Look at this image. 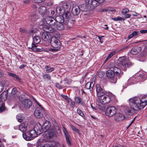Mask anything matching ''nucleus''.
I'll list each match as a JSON object with an SVG mask.
<instances>
[{
    "label": "nucleus",
    "instance_id": "26",
    "mask_svg": "<svg viewBox=\"0 0 147 147\" xmlns=\"http://www.w3.org/2000/svg\"><path fill=\"white\" fill-rule=\"evenodd\" d=\"M64 24L63 23L56 22V24H54V26L57 30H61L64 28Z\"/></svg>",
    "mask_w": 147,
    "mask_h": 147
},
{
    "label": "nucleus",
    "instance_id": "46",
    "mask_svg": "<svg viewBox=\"0 0 147 147\" xmlns=\"http://www.w3.org/2000/svg\"><path fill=\"white\" fill-rule=\"evenodd\" d=\"M21 115H18L16 116V118L18 119V121L20 122H22V119L21 117H20Z\"/></svg>",
    "mask_w": 147,
    "mask_h": 147
},
{
    "label": "nucleus",
    "instance_id": "47",
    "mask_svg": "<svg viewBox=\"0 0 147 147\" xmlns=\"http://www.w3.org/2000/svg\"><path fill=\"white\" fill-rule=\"evenodd\" d=\"M53 124L55 127V129L59 130V129L58 126L55 121H53Z\"/></svg>",
    "mask_w": 147,
    "mask_h": 147
},
{
    "label": "nucleus",
    "instance_id": "51",
    "mask_svg": "<svg viewBox=\"0 0 147 147\" xmlns=\"http://www.w3.org/2000/svg\"><path fill=\"white\" fill-rule=\"evenodd\" d=\"M3 89V86L2 84L0 82V92H1Z\"/></svg>",
    "mask_w": 147,
    "mask_h": 147
},
{
    "label": "nucleus",
    "instance_id": "22",
    "mask_svg": "<svg viewBox=\"0 0 147 147\" xmlns=\"http://www.w3.org/2000/svg\"><path fill=\"white\" fill-rule=\"evenodd\" d=\"M88 5V4L87 5L86 4H83L79 5V7L80 11H85L90 9L89 6Z\"/></svg>",
    "mask_w": 147,
    "mask_h": 147
},
{
    "label": "nucleus",
    "instance_id": "53",
    "mask_svg": "<svg viewBox=\"0 0 147 147\" xmlns=\"http://www.w3.org/2000/svg\"><path fill=\"white\" fill-rule=\"evenodd\" d=\"M34 2L36 3H41L44 1V0H32Z\"/></svg>",
    "mask_w": 147,
    "mask_h": 147
},
{
    "label": "nucleus",
    "instance_id": "14",
    "mask_svg": "<svg viewBox=\"0 0 147 147\" xmlns=\"http://www.w3.org/2000/svg\"><path fill=\"white\" fill-rule=\"evenodd\" d=\"M34 129L38 135H40L44 131L43 128H42V126L39 123H37L35 125Z\"/></svg>",
    "mask_w": 147,
    "mask_h": 147
},
{
    "label": "nucleus",
    "instance_id": "11",
    "mask_svg": "<svg viewBox=\"0 0 147 147\" xmlns=\"http://www.w3.org/2000/svg\"><path fill=\"white\" fill-rule=\"evenodd\" d=\"M97 95L98 97L102 96L106 93V92L102 89V86L98 84L96 85Z\"/></svg>",
    "mask_w": 147,
    "mask_h": 147
},
{
    "label": "nucleus",
    "instance_id": "38",
    "mask_svg": "<svg viewBox=\"0 0 147 147\" xmlns=\"http://www.w3.org/2000/svg\"><path fill=\"white\" fill-rule=\"evenodd\" d=\"M112 19L113 20L115 21H122L124 20L125 19L119 16H118L117 18H112Z\"/></svg>",
    "mask_w": 147,
    "mask_h": 147
},
{
    "label": "nucleus",
    "instance_id": "20",
    "mask_svg": "<svg viewBox=\"0 0 147 147\" xmlns=\"http://www.w3.org/2000/svg\"><path fill=\"white\" fill-rule=\"evenodd\" d=\"M141 49V48L139 46L133 47L131 51V53L133 55H136L139 53Z\"/></svg>",
    "mask_w": 147,
    "mask_h": 147
},
{
    "label": "nucleus",
    "instance_id": "7",
    "mask_svg": "<svg viewBox=\"0 0 147 147\" xmlns=\"http://www.w3.org/2000/svg\"><path fill=\"white\" fill-rule=\"evenodd\" d=\"M104 1V0H86V2L88 4L89 7L92 9H93L97 7V3H102Z\"/></svg>",
    "mask_w": 147,
    "mask_h": 147
},
{
    "label": "nucleus",
    "instance_id": "43",
    "mask_svg": "<svg viewBox=\"0 0 147 147\" xmlns=\"http://www.w3.org/2000/svg\"><path fill=\"white\" fill-rule=\"evenodd\" d=\"M105 75V72L103 71H100L98 73V75L99 78H102Z\"/></svg>",
    "mask_w": 147,
    "mask_h": 147
},
{
    "label": "nucleus",
    "instance_id": "41",
    "mask_svg": "<svg viewBox=\"0 0 147 147\" xmlns=\"http://www.w3.org/2000/svg\"><path fill=\"white\" fill-rule=\"evenodd\" d=\"M115 54V51H113L111 53H110L108 55L107 58L105 60V62L107 61L108 59L112 57Z\"/></svg>",
    "mask_w": 147,
    "mask_h": 147
},
{
    "label": "nucleus",
    "instance_id": "59",
    "mask_svg": "<svg viewBox=\"0 0 147 147\" xmlns=\"http://www.w3.org/2000/svg\"><path fill=\"white\" fill-rule=\"evenodd\" d=\"M67 143L69 145H71V143L70 140V139L66 140Z\"/></svg>",
    "mask_w": 147,
    "mask_h": 147
},
{
    "label": "nucleus",
    "instance_id": "40",
    "mask_svg": "<svg viewBox=\"0 0 147 147\" xmlns=\"http://www.w3.org/2000/svg\"><path fill=\"white\" fill-rule=\"evenodd\" d=\"M129 11V10L127 8H125L122 9L121 13L123 15H125Z\"/></svg>",
    "mask_w": 147,
    "mask_h": 147
},
{
    "label": "nucleus",
    "instance_id": "54",
    "mask_svg": "<svg viewBox=\"0 0 147 147\" xmlns=\"http://www.w3.org/2000/svg\"><path fill=\"white\" fill-rule=\"evenodd\" d=\"M36 103L38 104V105L39 106V108L40 109H43L41 105L36 100H35Z\"/></svg>",
    "mask_w": 147,
    "mask_h": 147
},
{
    "label": "nucleus",
    "instance_id": "8",
    "mask_svg": "<svg viewBox=\"0 0 147 147\" xmlns=\"http://www.w3.org/2000/svg\"><path fill=\"white\" fill-rule=\"evenodd\" d=\"M97 100L98 102L104 105L109 102L111 100V97L109 95H105Z\"/></svg>",
    "mask_w": 147,
    "mask_h": 147
},
{
    "label": "nucleus",
    "instance_id": "16",
    "mask_svg": "<svg viewBox=\"0 0 147 147\" xmlns=\"http://www.w3.org/2000/svg\"><path fill=\"white\" fill-rule=\"evenodd\" d=\"M65 22V24H67L69 21L71 17V13L69 11H66L63 15Z\"/></svg>",
    "mask_w": 147,
    "mask_h": 147
},
{
    "label": "nucleus",
    "instance_id": "24",
    "mask_svg": "<svg viewBox=\"0 0 147 147\" xmlns=\"http://www.w3.org/2000/svg\"><path fill=\"white\" fill-rule=\"evenodd\" d=\"M51 126V124L48 121H46L43 123V129L44 131L49 129Z\"/></svg>",
    "mask_w": 147,
    "mask_h": 147
},
{
    "label": "nucleus",
    "instance_id": "48",
    "mask_svg": "<svg viewBox=\"0 0 147 147\" xmlns=\"http://www.w3.org/2000/svg\"><path fill=\"white\" fill-rule=\"evenodd\" d=\"M140 78H141V80H145L147 78V77L146 76L143 74L140 75Z\"/></svg>",
    "mask_w": 147,
    "mask_h": 147
},
{
    "label": "nucleus",
    "instance_id": "3",
    "mask_svg": "<svg viewBox=\"0 0 147 147\" xmlns=\"http://www.w3.org/2000/svg\"><path fill=\"white\" fill-rule=\"evenodd\" d=\"M40 41V38L38 36H35L33 38V42L32 43L31 49L34 52H42L45 51V49L43 48H36L37 44Z\"/></svg>",
    "mask_w": 147,
    "mask_h": 147
},
{
    "label": "nucleus",
    "instance_id": "55",
    "mask_svg": "<svg viewBox=\"0 0 147 147\" xmlns=\"http://www.w3.org/2000/svg\"><path fill=\"white\" fill-rule=\"evenodd\" d=\"M141 33H147V30H142L140 31Z\"/></svg>",
    "mask_w": 147,
    "mask_h": 147
},
{
    "label": "nucleus",
    "instance_id": "44",
    "mask_svg": "<svg viewBox=\"0 0 147 147\" xmlns=\"http://www.w3.org/2000/svg\"><path fill=\"white\" fill-rule=\"evenodd\" d=\"M70 126L73 131L77 133L79 132V130L78 129L76 128L75 127L72 125H70Z\"/></svg>",
    "mask_w": 147,
    "mask_h": 147
},
{
    "label": "nucleus",
    "instance_id": "49",
    "mask_svg": "<svg viewBox=\"0 0 147 147\" xmlns=\"http://www.w3.org/2000/svg\"><path fill=\"white\" fill-rule=\"evenodd\" d=\"M98 107L100 109L101 111H103L105 109L104 106L102 104V105H98Z\"/></svg>",
    "mask_w": 147,
    "mask_h": 147
},
{
    "label": "nucleus",
    "instance_id": "28",
    "mask_svg": "<svg viewBox=\"0 0 147 147\" xmlns=\"http://www.w3.org/2000/svg\"><path fill=\"white\" fill-rule=\"evenodd\" d=\"M46 7L44 6H40L38 8V11L39 13L42 15L45 14L46 13Z\"/></svg>",
    "mask_w": 147,
    "mask_h": 147
},
{
    "label": "nucleus",
    "instance_id": "21",
    "mask_svg": "<svg viewBox=\"0 0 147 147\" xmlns=\"http://www.w3.org/2000/svg\"><path fill=\"white\" fill-rule=\"evenodd\" d=\"M114 119L117 121H122L124 119V116L122 114L117 113L116 114Z\"/></svg>",
    "mask_w": 147,
    "mask_h": 147
},
{
    "label": "nucleus",
    "instance_id": "2",
    "mask_svg": "<svg viewBox=\"0 0 147 147\" xmlns=\"http://www.w3.org/2000/svg\"><path fill=\"white\" fill-rule=\"evenodd\" d=\"M50 42L51 46L54 48L52 49L53 52H56L60 49L61 45V42L58 39L55 37H52Z\"/></svg>",
    "mask_w": 147,
    "mask_h": 147
},
{
    "label": "nucleus",
    "instance_id": "13",
    "mask_svg": "<svg viewBox=\"0 0 147 147\" xmlns=\"http://www.w3.org/2000/svg\"><path fill=\"white\" fill-rule=\"evenodd\" d=\"M19 96V92L17 91V88H14L12 89L11 94L9 96V98L10 99H16Z\"/></svg>",
    "mask_w": 147,
    "mask_h": 147
},
{
    "label": "nucleus",
    "instance_id": "42",
    "mask_svg": "<svg viewBox=\"0 0 147 147\" xmlns=\"http://www.w3.org/2000/svg\"><path fill=\"white\" fill-rule=\"evenodd\" d=\"M43 78L45 80H50L51 79V77L49 75L46 74L43 76Z\"/></svg>",
    "mask_w": 147,
    "mask_h": 147
},
{
    "label": "nucleus",
    "instance_id": "9",
    "mask_svg": "<svg viewBox=\"0 0 147 147\" xmlns=\"http://www.w3.org/2000/svg\"><path fill=\"white\" fill-rule=\"evenodd\" d=\"M45 110L44 109H40L38 107L36 108L34 112V116L37 118H40L43 116Z\"/></svg>",
    "mask_w": 147,
    "mask_h": 147
},
{
    "label": "nucleus",
    "instance_id": "60",
    "mask_svg": "<svg viewBox=\"0 0 147 147\" xmlns=\"http://www.w3.org/2000/svg\"><path fill=\"white\" fill-rule=\"evenodd\" d=\"M30 1V0H26V1H24V3L25 4H27Z\"/></svg>",
    "mask_w": 147,
    "mask_h": 147
},
{
    "label": "nucleus",
    "instance_id": "30",
    "mask_svg": "<svg viewBox=\"0 0 147 147\" xmlns=\"http://www.w3.org/2000/svg\"><path fill=\"white\" fill-rule=\"evenodd\" d=\"M113 71L114 72V74L115 73L116 75L119 76L120 75H122L121 70L119 68L114 67L113 68Z\"/></svg>",
    "mask_w": 147,
    "mask_h": 147
},
{
    "label": "nucleus",
    "instance_id": "19",
    "mask_svg": "<svg viewBox=\"0 0 147 147\" xmlns=\"http://www.w3.org/2000/svg\"><path fill=\"white\" fill-rule=\"evenodd\" d=\"M94 84V82H88L85 85V88L87 89H89L90 91H92Z\"/></svg>",
    "mask_w": 147,
    "mask_h": 147
},
{
    "label": "nucleus",
    "instance_id": "29",
    "mask_svg": "<svg viewBox=\"0 0 147 147\" xmlns=\"http://www.w3.org/2000/svg\"><path fill=\"white\" fill-rule=\"evenodd\" d=\"M8 75L9 76L12 77L13 78H15L16 80L19 82H20L21 81V79L19 78L18 76L16 75L15 74L9 72L8 73Z\"/></svg>",
    "mask_w": 147,
    "mask_h": 147
},
{
    "label": "nucleus",
    "instance_id": "52",
    "mask_svg": "<svg viewBox=\"0 0 147 147\" xmlns=\"http://www.w3.org/2000/svg\"><path fill=\"white\" fill-rule=\"evenodd\" d=\"M20 31L22 33H25L26 32V30L23 28H20Z\"/></svg>",
    "mask_w": 147,
    "mask_h": 147
},
{
    "label": "nucleus",
    "instance_id": "15",
    "mask_svg": "<svg viewBox=\"0 0 147 147\" xmlns=\"http://www.w3.org/2000/svg\"><path fill=\"white\" fill-rule=\"evenodd\" d=\"M45 132V134L47 138H51L55 135V130L53 129H51Z\"/></svg>",
    "mask_w": 147,
    "mask_h": 147
},
{
    "label": "nucleus",
    "instance_id": "32",
    "mask_svg": "<svg viewBox=\"0 0 147 147\" xmlns=\"http://www.w3.org/2000/svg\"><path fill=\"white\" fill-rule=\"evenodd\" d=\"M139 31H133L132 34L128 35V39H130L133 37L134 36H136L139 34Z\"/></svg>",
    "mask_w": 147,
    "mask_h": 147
},
{
    "label": "nucleus",
    "instance_id": "39",
    "mask_svg": "<svg viewBox=\"0 0 147 147\" xmlns=\"http://www.w3.org/2000/svg\"><path fill=\"white\" fill-rule=\"evenodd\" d=\"M2 84L3 87H4L8 86L9 85V84L8 82L7 81H3L1 82Z\"/></svg>",
    "mask_w": 147,
    "mask_h": 147
},
{
    "label": "nucleus",
    "instance_id": "5",
    "mask_svg": "<svg viewBox=\"0 0 147 147\" xmlns=\"http://www.w3.org/2000/svg\"><path fill=\"white\" fill-rule=\"evenodd\" d=\"M117 109L115 107L113 106L107 107L106 109L105 114L108 117H111L116 114Z\"/></svg>",
    "mask_w": 147,
    "mask_h": 147
},
{
    "label": "nucleus",
    "instance_id": "56",
    "mask_svg": "<svg viewBox=\"0 0 147 147\" xmlns=\"http://www.w3.org/2000/svg\"><path fill=\"white\" fill-rule=\"evenodd\" d=\"M131 16V15L129 14H125V15L124 16V18H129Z\"/></svg>",
    "mask_w": 147,
    "mask_h": 147
},
{
    "label": "nucleus",
    "instance_id": "63",
    "mask_svg": "<svg viewBox=\"0 0 147 147\" xmlns=\"http://www.w3.org/2000/svg\"><path fill=\"white\" fill-rule=\"evenodd\" d=\"M62 97L66 100L68 98V97L67 96L65 95H63L62 96Z\"/></svg>",
    "mask_w": 147,
    "mask_h": 147
},
{
    "label": "nucleus",
    "instance_id": "64",
    "mask_svg": "<svg viewBox=\"0 0 147 147\" xmlns=\"http://www.w3.org/2000/svg\"><path fill=\"white\" fill-rule=\"evenodd\" d=\"M25 66V65H22L20 66V69L24 68Z\"/></svg>",
    "mask_w": 147,
    "mask_h": 147
},
{
    "label": "nucleus",
    "instance_id": "33",
    "mask_svg": "<svg viewBox=\"0 0 147 147\" xmlns=\"http://www.w3.org/2000/svg\"><path fill=\"white\" fill-rule=\"evenodd\" d=\"M46 28V29L48 30L46 32H49L52 33L55 31V30L51 27L48 26H45V28Z\"/></svg>",
    "mask_w": 147,
    "mask_h": 147
},
{
    "label": "nucleus",
    "instance_id": "58",
    "mask_svg": "<svg viewBox=\"0 0 147 147\" xmlns=\"http://www.w3.org/2000/svg\"><path fill=\"white\" fill-rule=\"evenodd\" d=\"M71 102L70 106L72 107L74 106L75 105V102H73V101H72V102L71 101Z\"/></svg>",
    "mask_w": 147,
    "mask_h": 147
},
{
    "label": "nucleus",
    "instance_id": "62",
    "mask_svg": "<svg viewBox=\"0 0 147 147\" xmlns=\"http://www.w3.org/2000/svg\"><path fill=\"white\" fill-rule=\"evenodd\" d=\"M91 107H92V108L93 109V110H97V109L96 108V107H93V105L91 104Z\"/></svg>",
    "mask_w": 147,
    "mask_h": 147
},
{
    "label": "nucleus",
    "instance_id": "18",
    "mask_svg": "<svg viewBox=\"0 0 147 147\" xmlns=\"http://www.w3.org/2000/svg\"><path fill=\"white\" fill-rule=\"evenodd\" d=\"M62 9L65 11H68L71 7L70 4L69 3L64 2L62 5Z\"/></svg>",
    "mask_w": 147,
    "mask_h": 147
},
{
    "label": "nucleus",
    "instance_id": "4",
    "mask_svg": "<svg viewBox=\"0 0 147 147\" xmlns=\"http://www.w3.org/2000/svg\"><path fill=\"white\" fill-rule=\"evenodd\" d=\"M119 65L125 71L126 70V67H129L132 65V63L124 57L119 58Z\"/></svg>",
    "mask_w": 147,
    "mask_h": 147
},
{
    "label": "nucleus",
    "instance_id": "31",
    "mask_svg": "<svg viewBox=\"0 0 147 147\" xmlns=\"http://www.w3.org/2000/svg\"><path fill=\"white\" fill-rule=\"evenodd\" d=\"M8 95V91H5L3 92L0 95V98L4 99H6Z\"/></svg>",
    "mask_w": 147,
    "mask_h": 147
},
{
    "label": "nucleus",
    "instance_id": "34",
    "mask_svg": "<svg viewBox=\"0 0 147 147\" xmlns=\"http://www.w3.org/2000/svg\"><path fill=\"white\" fill-rule=\"evenodd\" d=\"M45 68L46 69V72L47 73L51 72L54 70V68L53 67H51L48 65H46L45 66Z\"/></svg>",
    "mask_w": 147,
    "mask_h": 147
},
{
    "label": "nucleus",
    "instance_id": "61",
    "mask_svg": "<svg viewBox=\"0 0 147 147\" xmlns=\"http://www.w3.org/2000/svg\"><path fill=\"white\" fill-rule=\"evenodd\" d=\"M66 100L67 101V102L68 103L70 102L71 101V100L69 97H68V98Z\"/></svg>",
    "mask_w": 147,
    "mask_h": 147
},
{
    "label": "nucleus",
    "instance_id": "45",
    "mask_svg": "<svg viewBox=\"0 0 147 147\" xmlns=\"http://www.w3.org/2000/svg\"><path fill=\"white\" fill-rule=\"evenodd\" d=\"M76 102L78 103H80L82 101V99L79 97H76L75 98Z\"/></svg>",
    "mask_w": 147,
    "mask_h": 147
},
{
    "label": "nucleus",
    "instance_id": "17",
    "mask_svg": "<svg viewBox=\"0 0 147 147\" xmlns=\"http://www.w3.org/2000/svg\"><path fill=\"white\" fill-rule=\"evenodd\" d=\"M47 24L50 25H53L55 23V20L54 19L51 17H47L45 19H44Z\"/></svg>",
    "mask_w": 147,
    "mask_h": 147
},
{
    "label": "nucleus",
    "instance_id": "23",
    "mask_svg": "<svg viewBox=\"0 0 147 147\" xmlns=\"http://www.w3.org/2000/svg\"><path fill=\"white\" fill-rule=\"evenodd\" d=\"M80 11L79 6L73 7L72 9V13L74 16L77 15L80 13Z\"/></svg>",
    "mask_w": 147,
    "mask_h": 147
},
{
    "label": "nucleus",
    "instance_id": "10",
    "mask_svg": "<svg viewBox=\"0 0 147 147\" xmlns=\"http://www.w3.org/2000/svg\"><path fill=\"white\" fill-rule=\"evenodd\" d=\"M22 106L25 109H28L32 106V102L29 99H24L22 101Z\"/></svg>",
    "mask_w": 147,
    "mask_h": 147
},
{
    "label": "nucleus",
    "instance_id": "27",
    "mask_svg": "<svg viewBox=\"0 0 147 147\" xmlns=\"http://www.w3.org/2000/svg\"><path fill=\"white\" fill-rule=\"evenodd\" d=\"M27 135L30 136V138H32L35 137L38 135L36 131L34 129L31 130L27 132Z\"/></svg>",
    "mask_w": 147,
    "mask_h": 147
},
{
    "label": "nucleus",
    "instance_id": "35",
    "mask_svg": "<svg viewBox=\"0 0 147 147\" xmlns=\"http://www.w3.org/2000/svg\"><path fill=\"white\" fill-rule=\"evenodd\" d=\"M56 20H57V22L63 23L65 24L64 21L63 16H58L56 17Z\"/></svg>",
    "mask_w": 147,
    "mask_h": 147
},
{
    "label": "nucleus",
    "instance_id": "37",
    "mask_svg": "<svg viewBox=\"0 0 147 147\" xmlns=\"http://www.w3.org/2000/svg\"><path fill=\"white\" fill-rule=\"evenodd\" d=\"M23 136L24 138L26 140H28L31 139L30 136L27 135V132L26 133H23Z\"/></svg>",
    "mask_w": 147,
    "mask_h": 147
},
{
    "label": "nucleus",
    "instance_id": "57",
    "mask_svg": "<svg viewBox=\"0 0 147 147\" xmlns=\"http://www.w3.org/2000/svg\"><path fill=\"white\" fill-rule=\"evenodd\" d=\"M65 134V137H66V140L70 139V136H69L67 134Z\"/></svg>",
    "mask_w": 147,
    "mask_h": 147
},
{
    "label": "nucleus",
    "instance_id": "1",
    "mask_svg": "<svg viewBox=\"0 0 147 147\" xmlns=\"http://www.w3.org/2000/svg\"><path fill=\"white\" fill-rule=\"evenodd\" d=\"M129 103L131 112L142 109L147 105V95L144 96L141 99L138 97L130 99Z\"/></svg>",
    "mask_w": 147,
    "mask_h": 147
},
{
    "label": "nucleus",
    "instance_id": "36",
    "mask_svg": "<svg viewBox=\"0 0 147 147\" xmlns=\"http://www.w3.org/2000/svg\"><path fill=\"white\" fill-rule=\"evenodd\" d=\"M77 113L79 115H80L83 117H84V116L82 111L79 108H78L77 109Z\"/></svg>",
    "mask_w": 147,
    "mask_h": 147
},
{
    "label": "nucleus",
    "instance_id": "12",
    "mask_svg": "<svg viewBox=\"0 0 147 147\" xmlns=\"http://www.w3.org/2000/svg\"><path fill=\"white\" fill-rule=\"evenodd\" d=\"M42 39L47 44H49L51 41V36L50 34L47 32H44L42 33Z\"/></svg>",
    "mask_w": 147,
    "mask_h": 147
},
{
    "label": "nucleus",
    "instance_id": "6",
    "mask_svg": "<svg viewBox=\"0 0 147 147\" xmlns=\"http://www.w3.org/2000/svg\"><path fill=\"white\" fill-rule=\"evenodd\" d=\"M107 77L109 79L110 82L112 83H115L117 82V78L115 76L114 72L111 70H109L106 72Z\"/></svg>",
    "mask_w": 147,
    "mask_h": 147
},
{
    "label": "nucleus",
    "instance_id": "25",
    "mask_svg": "<svg viewBox=\"0 0 147 147\" xmlns=\"http://www.w3.org/2000/svg\"><path fill=\"white\" fill-rule=\"evenodd\" d=\"M27 125L28 123L27 122L21 123L19 126V130L23 132L25 131L26 130Z\"/></svg>",
    "mask_w": 147,
    "mask_h": 147
},
{
    "label": "nucleus",
    "instance_id": "50",
    "mask_svg": "<svg viewBox=\"0 0 147 147\" xmlns=\"http://www.w3.org/2000/svg\"><path fill=\"white\" fill-rule=\"evenodd\" d=\"M56 86L59 89H61L63 87V86L62 85H60V84L58 83H57L56 84Z\"/></svg>",
    "mask_w": 147,
    "mask_h": 147
}]
</instances>
